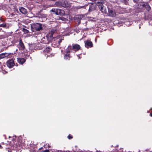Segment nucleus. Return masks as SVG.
Wrapping results in <instances>:
<instances>
[{
  "instance_id": "nucleus-24",
  "label": "nucleus",
  "mask_w": 152,
  "mask_h": 152,
  "mask_svg": "<svg viewBox=\"0 0 152 152\" xmlns=\"http://www.w3.org/2000/svg\"><path fill=\"white\" fill-rule=\"evenodd\" d=\"M121 1H123L124 3L126 4H128V0H121Z\"/></svg>"
},
{
  "instance_id": "nucleus-14",
  "label": "nucleus",
  "mask_w": 152,
  "mask_h": 152,
  "mask_svg": "<svg viewBox=\"0 0 152 152\" xmlns=\"http://www.w3.org/2000/svg\"><path fill=\"white\" fill-rule=\"evenodd\" d=\"M19 10L23 14H26L27 13L26 10L23 7H20Z\"/></svg>"
},
{
  "instance_id": "nucleus-13",
  "label": "nucleus",
  "mask_w": 152,
  "mask_h": 152,
  "mask_svg": "<svg viewBox=\"0 0 152 152\" xmlns=\"http://www.w3.org/2000/svg\"><path fill=\"white\" fill-rule=\"evenodd\" d=\"M18 61L19 63L23 64L26 61V59L24 58H18Z\"/></svg>"
},
{
  "instance_id": "nucleus-35",
  "label": "nucleus",
  "mask_w": 152,
  "mask_h": 152,
  "mask_svg": "<svg viewBox=\"0 0 152 152\" xmlns=\"http://www.w3.org/2000/svg\"><path fill=\"white\" fill-rule=\"evenodd\" d=\"M48 56V54H47V56Z\"/></svg>"
},
{
  "instance_id": "nucleus-3",
  "label": "nucleus",
  "mask_w": 152,
  "mask_h": 152,
  "mask_svg": "<svg viewBox=\"0 0 152 152\" xmlns=\"http://www.w3.org/2000/svg\"><path fill=\"white\" fill-rule=\"evenodd\" d=\"M31 28L33 32L39 31L42 29V24L39 23H34L31 26Z\"/></svg>"
},
{
  "instance_id": "nucleus-8",
  "label": "nucleus",
  "mask_w": 152,
  "mask_h": 152,
  "mask_svg": "<svg viewBox=\"0 0 152 152\" xmlns=\"http://www.w3.org/2000/svg\"><path fill=\"white\" fill-rule=\"evenodd\" d=\"M83 16L82 15H78L75 16L74 17L75 20L78 22V23L80 24V20L83 18Z\"/></svg>"
},
{
  "instance_id": "nucleus-30",
  "label": "nucleus",
  "mask_w": 152,
  "mask_h": 152,
  "mask_svg": "<svg viewBox=\"0 0 152 152\" xmlns=\"http://www.w3.org/2000/svg\"><path fill=\"white\" fill-rule=\"evenodd\" d=\"M112 40H109L108 41V44H109V43H110V41H111Z\"/></svg>"
},
{
  "instance_id": "nucleus-20",
  "label": "nucleus",
  "mask_w": 152,
  "mask_h": 152,
  "mask_svg": "<svg viewBox=\"0 0 152 152\" xmlns=\"http://www.w3.org/2000/svg\"><path fill=\"white\" fill-rule=\"evenodd\" d=\"M56 9L53 8L50 11V12H53L54 14L56 15Z\"/></svg>"
},
{
  "instance_id": "nucleus-32",
  "label": "nucleus",
  "mask_w": 152,
  "mask_h": 152,
  "mask_svg": "<svg viewBox=\"0 0 152 152\" xmlns=\"http://www.w3.org/2000/svg\"><path fill=\"white\" fill-rule=\"evenodd\" d=\"M63 18L64 19H66L65 18H63V17H61V19H62Z\"/></svg>"
},
{
  "instance_id": "nucleus-36",
  "label": "nucleus",
  "mask_w": 152,
  "mask_h": 152,
  "mask_svg": "<svg viewBox=\"0 0 152 152\" xmlns=\"http://www.w3.org/2000/svg\"><path fill=\"white\" fill-rule=\"evenodd\" d=\"M112 1L113 2V1H111V2H112Z\"/></svg>"
},
{
  "instance_id": "nucleus-21",
  "label": "nucleus",
  "mask_w": 152,
  "mask_h": 152,
  "mask_svg": "<svg viewBox=\"0 0 152 152\" xmlns=\"http://www.w3.org/2000/svg\"><path fill=\"white\" fill-rule=\"evenodd\" d=\"M23 31L24 32L25 34H28L29 33V31L27 29L23 28Z\"/></svg>"
},
{
  "instance_id": "nucleus-28",
  "label": "nucleus",
  "mask_w": 152,
  "mask_h": 152,
  "mask_svg": "<svg viewBox=\"0 0 152 152\" xmlns=\"http://www.w3.org/2000/svg\"><path fill=\"white\" fill-rule=\"evenodd\" d=\"M49 150H46L43 151V152H49Z\"/></svg>"
},
{
  "instance_id": "nucleus-9",
  "label": "nucleus",
  "mask_w": 152,
  "mask_h": 152,
  "mask_svg": "<svg viewBox=\"0 0 152 152\" xmlns=\"http://www.w3.org/2000/svg\"><path fill=\"white\" fill-rule=\"evenodd\" d=\"M85 47L87 48L91 47L93 45L92 42L90 40H87L85 41Z\"/></svg>"
},
{
  "instance_id": "nucleus-27",
  "label": "nucleus",
  "mask_w": 152,
  "mask_h": 152,
  "mask_svg": "<svg viewBox=\"0 0 152 152\" xmlns=\"http://www.w3.org/2000/svg\"><path fill=\"white\" fill-rule=\"evenodd\" d=\"M68 139H72V137L71 135L69 134L68 137Z\"/></svg>"
},
{
  "instance_id": "nucleus-15",
  "label": "nucleus",
  "mask_w": 152,
  "mask_h": 152,
  "mask_svg": "<svg viewBox=\"0 0 152 152\" xmlns=\"http://www.w3.org/2000/svg\"><path fill=\"white\" fill-rule=\"evenodd\" d=\"M54 7H61V0L56 1L54 3Z\"/></svg>"
},
{
  "instance_id": "nucleus-23",
  "label": "nucleus",
  "mask_w": 152,
  "mask_h": 152,
  "mask_svg": "<svg viewBox=\"0 0 152 152\" xmlns=\"http://www.w3.org/2000/svg\"><path fill=\"white\" fill-rule=\"evenodd\" d=\"M6 26V23H4L0 24V27H5Z\"/></svg>"
},
{
  "instance_id": "nucleus-6",
  "label": "nucleus",
  "mask_w": 152,
  "mask_h": 152,
  "mask_svg": "<svg viewBox=\"0 0 152 152\" xmlns=\"http://www.w3.org/2000/svg\"><path fill=\"white\" fill-rule=\"evenodd\" d=\"M6 64L7 66L10 68H11L15 65L14 61L12 59H9L6 62Z\"/></svg>"
},
{
  "instance_id": "nucleus-5",
  "label": "nucleus",
  "mask_w": 152,
  "mask_h": 152,
  "mask_svg": "<svg viewBox=\"0 0 152 152\" xmlns=\"http://www.w3.org/2000/svg\"><path fill=\"white\" fill-rule=\"evenodd\" d=\"M108 15L109 16L113 17L114 15V12L113 7H112L111 5H108Z\"/></svg>"
},
{
  "instance_id": "nucleus-1",
  "label": "nucleus",
  "mask_w": 152,
  "mask_h": 152,
  "mask_svg": "<svg viewBox=\"0 0 152 152\" xmlns=\"http://www.w3.org/2000/svg\"><path fill=\"white\" fill-rule=\"evenodd\" d=\"M95 3H88L85 5L86 9L88 10L89 12H91L94 11L96 8V5L98 6L99 10L103 13L106 12V9L105 7L103 5V1L102 0H94Z\"/></svg>"
},
{
  "instance_id": "nucleus-7",
  "label": "nucleus",
  "mask_w": 152,
  "mask_h": 152,
  "mask_svg": "<svg viewBox=\"0 0 152 152\" xmlns=\"http://www.w3.org/2000/svg\"><path fill=\"white\" fill-rule=\"evenodd\" d=\"M56 15H58L62 16L64 15L65 12L62 9H56Z\"/></svg>"
},
{
  "instance_id": "nucleus-11",
  "label": "nucleus",
  "mask_w": 152,
  "mask_h": 152,
  "mask_svg": "<svg viewBox=\"0 0 152 152\" xmlns=\"http://www.w3.org/2000/svg\"><path fill=\"white\" fill-rule=\"evenodd\" d=\"M18 48L20 50H23L25 48V46L21 39L19 40Z\"/></svg>"
},
{
  "instance_id": "nucleus-29",
  "label": "nucleus",
  "mask_w": 152,
  "mask_h": 152,
  "mask_svg": "<svg viewBox=\"0 0 152 152\" xmlns=\"http://www.w3.org/2000/svg\"><path fill=\"white\" fill-rule=\"evenodd\" d=\"M115 22L116 24H117L118 23H119V22H118V20H115Z\"/></svg>"
},
{
  "instance_id": "nucleus-18",
  "label": "nucleus",
  "mask_w": 152,
  "mask_h": 152,
  "mask_svg": "<svg viewBox=\"0 0 152 152\" xmlns=\"http://www.w3.org/2000/svg\"><path fill=\"white\" fill-rule=\"evenodd\" d=\"M69 55V54H65L64 57V59L66 60H69L70 58Z\"/></svg>"
},
{
  "instance_id": "nucleus-25",
  "label": "nucleus",
  "mask_w": 152,
  "mask_h": 152,
  "mask_svg": "<svg viewBox=\"0 0 152 152\" xmlns=\"http://www.w3.org/2000/svg\"><path fill=\"white\" fill-rule=\"evenodd\" d=\"M63 40V39H58V43L59 44Z\"/></svg>"
},
{
  "instance_id": "nucleus-16",
  "label": "nucleus",
  "mask_w": 152,
  "mask_h": 152,
  "mask_svg": "<svg viewBox=\"0 0 152 152\" xmlns=\"http://www.w3.org/2000/svg\"><path fill=\"white\" fill-rule=\"evenodd\" d=\"M8 56V54L6 53H1L0 54V59L3 58L5 57H7Z\"/></svg>"
},
{
  "instance_id": "nucleus-31",
  "label": "nucleus",
  "mask_w": 152,
  "mask_h": 152,
  "mask_svg": "<svg viewBox=\"0 0 152 152\" xmlns=\"http://www.w3.org/2000/svg\"><path fill=\"white\" fill-rule=\"evenodd\" d=\"M133 1H134V2H137V1L136 0H133Z\"/></svg>"
},
{
  "instance_id": "nucleus-19",
  "label": "nucleus",
  "mask_w": 152,
  "mask_h": 152,
  "mask_svg": "<svg viewBox=\"0 0 152 152\" xmlns=\"http://www.w3.org/2000/svg\"><path fill=\"white\" fill-rule=\"evenodd\" d=\"M144 5H145V7L149 11L151 9V7L147 3L146 4V5L145 4Z\"/></svg>"
},
{
  "instance_id": "nucleus-33",
  "label": "nucleus",
  "mask_w": 152,
  "mask_h": 152,
  "mask_svg": "<svg viewBox=\"0 0 152 152\" xmlns=\"http://www.w3.org/2000/svg\"><path fill=\"white\" fill-rule=\"evenodd\" d=\"M1 147V145H0V148Z\"/></svg>"
},
{
  "instance_id": "nucleus-12",
  "label": "nucleus",
  "mask_w": 152,
  "mask_h": 152,
  "mask_svg": "<svg viewBox=\"0 0 152 152\" xmlns=\"http://www.w3.org/2000/svg\"><path fill=\"white\" fill-rule=\"evenodd\" d=\"M72 50V47L70 45L65 50L66 53V54L70 55L71 50Z\"/></svg>"
},
{
  "instance_id": "nucleus-34",
  "label": "nucleus",
  "mask_w": 152,
  "mask_h": 152,
  "mask_svg": "<svg viewBox=\"0 0 152 152\" xmlns=\"http://www.w3.org/2000/svg\"><path fill=\"white\" fill-rule=\"evenodd\" d=\"M151 116H152V114H151Z\"/></svg>"
},
{
  "instance_id": "nucleus-2",
  "label": "nucleus",
  "mask_w": 152,
  "mask_h": 152,
  "mask_svg": "<svg viewBox=\"0 0 152 152\" xmlns=\"http://www.w3.org/2000/svg\"><path fill=\"white\" fill-rule=\"evenodd\" d=\"M55 31L56 30H55L52 29L50 32L49 34L48 35V36H46L45 37H44V39H46L48 41V42H46L45 43H48L49 42H52L53 43H55L53 41V40L56 41V40L57 41H58L57 39L53 37V34Z\"/></svg>"
},
{
  "instance_id": "nucleus-4",
  "label": "nucleus",
  "mask_w": 152,
  "mask_h": 152,
  "mask_svg": "<svg viewBox=\"0 0 152 152\" xmlns=\"http://www.w3.org/2000/svg\"><path fill=\"white\" fill-rule=\"evenodd\" d=\"M70 4L68 1L66 0H61V7L65 8L69 7Z\"/></svg>"
},
{
  "instance_id": "nucleus-17",
  "label": "nucleus",
  "mask_w": 152,
  "mask_h": 152,
  "mask_svg": "<svg viewBox=\"0 0 152 152\" xmlns=\"http://www.w3.org/2000/svg\"><path fill=\"white\" fill-rule=\"evenodd\" d=\"M51 50V49L49 47H47L43 51L45 53L46 52L47 53H48L50 52Z\"/></svg>"
},
{
  "instance_id": "nucleus-10",
  "label": "nucleus",
  "mask_w": 152,
  "mask_h": 152,
  "mask_svg": "<svg viewBox=\"0 0 152 152\" xmlns=\"http://www.w3.org/2000/svg\"><path fill=\"white\" fill-rule=\"evenodd\" d=\"M80 45L77 44L72 45V50L75 52L78 51L80 49Z\"/></svg>"
},
{
  "instance_id": "nucleus-26",
  "label": "nucleus",
  "mask_w": 152,
  "mask_h": 152,
  "mask_svg": "<svg viewBox=\"0 0 152 152\" xmlns=\"http://www.w3.org/2000/svg\"><path fill=\"white\" fill-rule=\"evenodd\" d=\"M123 149L122 148H120L119 150V151L118 150L117 151H116V152H123Z\"/></svg>"
},
{
  "instance_id": "nucleus-22",
  "label": "nucleus",
  "mask_w": 152,
  "mask_h": 152,
  "mask_svg": "<svg viewBox=\"0 0 152 152\" xmlns=\"http://www.w3.org/2000/svg\"><path fill=\"white\" fill-rule=\"evenodd\" d=\"M76 8L77 9H81V8H85V6H77V7H76Z\"/></svg>"
}]
</instances>
